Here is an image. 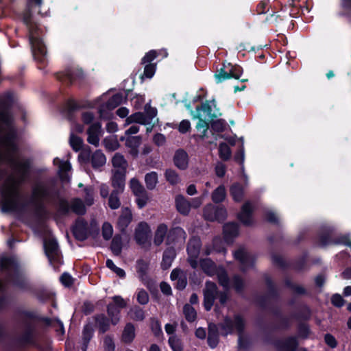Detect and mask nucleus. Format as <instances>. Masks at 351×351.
Here are the masks:
<instances>
[{
	"instance_id": "f257e3e1",
	"label": "nucleus",
	"mask_w": 351,
	"mask_h": 351,
	"mask_svg": "<svg viewBox=\"0 0 351 351\" xmlns=\"http://www.w3.org/2000/svg\"><path fill=\"white\" fill-rule=\"evenodd\" d=\"M12 121L9 110L0 106V162L8 163L16 174V177L8 176L2 186L1 206L4 212L15 211L19 208L22 199L19 186L28 179L31 168L30 160H17L14 158L17 147ZM3 174L0 172V179Z\"/></svg>"
},
{
	"instance_id": "f03ea898",
	"label": "nucleus",
	"mask_w": 351,
	"mask_h": 351,
	"mask_svg": "<svg viewBox=\"0 0 351 351\" xmlns=\"http://www.w3.org/2000/svg\"><path fill=\"white\" fill-rule=\"evenodd\" d=\"M58 197V191L53 180H38L32 187L30 203L38 216L45 213L46 203L54 202Z\"/></svg>"
},
{
	"instance_id": "7ed1b4c3",
	"label": "nucleus",
	"mask_w": 351,
	"mask_h": 351,
	"mask_svg": "<svg viewBox=\"0 0 351 351\" xmlns=\"http://www.w3.org/2000/svg\"><path fill=\"white\" fill-rule=\"evenodd\" d=\"M20 320L23 327L21 341L27 343H33L36 335L35 317L30 313H23L20 315Z\"/></svg>"
},
{
	"instance_id": "20e7f679",
	"label": "nucleus",
	"mask_w": 351,
	"mask_h": 351,
	"mask_svg": "<svg viewBox=\"0 0 351 351\" xmlns=\"http://www.w3.org/2000/svg\"><path fill=\"white\" fill-rule=\"evenodd\" d=\"M245 322L240 315H235L234 319L226 317L223 322L220 324L221 328L224 331V335H227L236 330L239 334V343L241 348H245L243 344V331L245 328Z\"/></svg>"
},
{
	"instance_id": "39448f33",
	"label": "nucleus",
	"mask_w": 351,
	"mask_h": 351,
	"mask_svg": "<svg viewBox=\"0 0 351 351\" xmlns=\"http://www.w3.org/2000/svg\"><path fill=\"white\" fill-rule=\"evenodd\" d=\"M32 13L30 10L27 11L23 15V21L29 28V40L32 49L34 54H40L45 56L46 54V48L42 40L35 34L31 29L32 24Z\"/></svg>"
},
{
	"instance_id": "423d86ee",
	"label": "nucleus",
	"mask_w": 351,
	"mask_h": 351,
	"mask_svg": "<svg viewBox=\"0 0 351 351\" xmlns=\"http://www.w3.org/2000/svg\"><path fill=\"white\" fill-rule=\"evenodd\" d=\"M219 293V291L215 282L211 281L206 282L205 287L203 289V295L204 306L207 311H209L212 308Z\"/></svg>"
},
{
	"instance_id": "0eeeda50",
	"label": "nucleus",
	"mask_w": 351,
	"mask_h": 351,
	"mask_svg": "<svg viewBox=\"0 0 351 351\" xmlns=\"http://www.w3.org/2000/svg\"><path fill=\"white\" fill-rule=\"evenodd\" d=\"M320 242L323 245L329 244H344L351 248V241L346 236L336 237L331 228H327L320 234Z\"/></svg>"
},
{
	"instance_id": "6e6552de",
	"label": "nucleus",
	"mask_w": 351,
	"mask_h": 351,
	"mask_svg": "<svg viewBox=\"0 0 351 351\" xmlns=\"http://www.w3.org/2000/svg\"><path fill=\"white\" fill-rule=\"evenodd\" d=\"M130 187L135 196H136V201L138 208H143L149 200L148 195L145 189L136 178H132L130 180Z\"/></svg>"
},
{
	"instance_id": "1a4fd4ad",
	"label": "nucleus",
	"mask_w": 351,
	"mask_h": 351,
	"mask_svg": "<svg viewBox=\"0 0 351 351\" xmlns=\"http://www.w3.org/2000/svg\"><path fill=\"white\" fill-rule=\"evenodd\" d=\"M151 235V230L149 225L145 222H140L135 228L134 239L140 245H145Z\"/></svg>"
},
{
	"instance_id": "9d476101",
	"label": "nucleus",
	"mask_w": 351,
	"mask_h": 351,
	"mask_svg": "<svg viewBox=\"0 0 351 351\" xmlns=\"http://www.w3.org/2000/svg\"><path fill=\"white\" fill-rule=\"evenodd\" d=\"M72 232L76 239L79 241L86 240L89 234L87 221L81 217L77 218L73 227Z\"/></svg>"
},
{
	"instance_id": "9b49d317",
	"label": "nucleus",
	"mask_w": 351,
	"mask_h": 351,
	"mask_svg": "<svg viewBox=\"0 0 351 351\" xmlns=\"http://www.w3.org/2000/svg\"><path fill=\"white\" fill-rule=\"evenodd\" d=\"M173 165L180 170L185 171L189 165V157L183 149H177L173 156Z\"/></svg>"
},
{
	"instance_id": "f8f14e48",
	"label": "nucleus",
	"mask_w": 351,
	"mask_h": 351,
	"mask_svg": "<svg viewBox=\"0 0 351 351\" xmlns=\"http://www.w3.org/2000/svg\"><path fill=\"white\" fill-rule=\"evenodd\" d=\"M44 247L45 254L51 262L58 259L59 247L57 241L54 239L49 238L45 239Z\"/></svg>"
},
{
	"instance_id": "ddd939ff",
	"label": "nucleus",
	"mask_w": 351,
	"mask_h": 351,
	"mask_svg": "<svg viewBox=\"0 0 351 351\" xmlns=\"http://www.w3.org/2000/svg\"><path fill=\"white\" fill-rule=\"evenodd\" d=\"M234 257L241 265V270L245 271L252 267L254 262V257L247 252L244 248H239L234 254Z\"/></svg>"
},
{
	"instance_id": "4468645a",
	"label": "nucleus",
	"mask_w": 351,
	"mask_h": 351,
	"mask_svg": "<svg viewBox=\"0 0 351 351\" xmlns=\"http://www.w3.org/2000/svg\"><path fill=\"white\" fill-rule=\"evenodd\" d=\"M186 238V232L180 227L171 228L167 234V243H184Z\"/></svg>"
},
{
	"instance_id": "2eb2a0df",
	"label": "nucleus",
	"mask_w": 351,
	"mask_h": 351,
	"mask_svg": "<svg viewBox=\"0 0 351 351\" xmlns=\"http://www.w3.org/2000/svg\"><path fill=\"white\" fill-rule=\"evenodd\" d=\"M132 220V214L128 207L122 209L121 214L117 220V227L121 232H124Z\"/></svg>"
},
{
	"instance_id": "dca6fc26",
	"label": "nucleus",
	"mask_w": 351,
	"mask_h": 351,
	"mask_svg": "<svg viewBox=\"0 0 351 351\" xmlns=\"http://www.w3.org/2000/svg\"><path fill=\"white\" fill-rule=\"evenodd\" d=\"M253 208L250 202H245L243 206L241 213L238 215L239 220L245 226H250L252 223V215Z\"/></svg>"
},
{
	"instance_id": "f3484780",
	"label": "nucleus",
	"mask_w": 351,
	"mask_h": 351,
	"mask_svg": "<svg viewBox=\"0 0 351 351\" xmlns=\"http://www.w3.org/2000/svg\"><path fill=\"white\" fill-rule=\"evenodd\" d=\"M276 346L281 351H295L298 347L297 338L290 337L277 341Z\"/></svg>"
},
{
	"instance_id": "a211bd4d",
	"label": "nucleus",
	"mask_w": 351,
	"mask_h": 351,
	"mask_svg": "<svg viewBox=\"0 0 351 351\" xmlns=\"http://www.w3.org/2000/svg\"><path fill=\"white\" fill-rule=\"evenodd\" d=\"M112 165L113 171H119L122 173L127 172L128 162L124 156L120 153H116L112 158Z\"/></svg>"
},
{
	"instance_id": "6ab92c4d",
	"label": "nucleus",
	"mask_w": 351,
	"mask_h": 351,
	"mask_svg": "<svg viewBox=\"0 0 351 351\" xmlns=\"http://www.w3.org/2000/svg\"><path fill=\"white\" fill-rule=\"evenodd\" d=\"M101 132V125L99 123L92 124L88 131L87 141L89 143L97 147L99 143V134Z\"/></svg>"
},
{
	"instance_id": "aec40b11",
	"label": "nucleus",
	"mask_w": 351,
	"mask_h": 351,
	"mask_svg": "<svg viewBox=\"0 0 351 351\" xmlns=\"http://www.w3.org/2000/svg\"><path fill=\"white\" fill-rule=\"evenodd\" d=\"M126 173L112 171L111 185L113 190L123 191Z\"/></svg>"
},
{
	"instance_id": "412c9836",
	"label": "nucleus",
	"mask_w": 351,
	"mask_h": 351,
	"mask_svg": "<svg viewBox=\"0 0 351 351\" xmlns=\"http://www.w3.org/2000/svg\"><path fill=\"white\" fill-rule=\"evenodd\" d=\"M195 114L197 117L204 118L211 121L216 117L215 114H212V108L208 101L202 104L200 106H197Z\"/></svg>"
},
{
	"instance_id": "4be33fe9",
	"label": "nucleus",
	"mask_w": 351,
	"mask_h": 351,
	"mask_svg": "<svg viewBox=\"0 0 351 351\" xmlns=\"http://www.w3.org/2000/svg\"><path fill=\"white\" fill-rule=\"evenodd\" d=\"M175 204L177 210L183 215H188L191 210V202L182 195H178L175 198Z\"/></svg>"
},
{
	"instance_id": "5701e85b",
	"label": "nucleus",
	"mask_w": 351,
	"mask_h": 351,
	"mask_svg": "<svg viewBox=\"0 0 351 351\" xmlns=\"http://www.w3.org/2000/svg\"><path fill=\"white\" fill-rule=\"evenodd\" d=\"M224 239L226 242L231 243L239 234V226L236 223H228L223 226Z\"/></svg>"
},
{
	"instance_id": "b1692460",
	"label": "nucleus",
	"mask_w": 351,
	"mask_h": 351,
	"mask_svg": "<svg viewBox=\"0 0 351 351\" xmlns=\"http://www.w3.org/2000/svg\"><path fill=\"white\" fill-rule=\"evenodd\" d=\"M13 285L22 290L30 289L29 283L26 277L21 272L17 271L10 278Z\"/></svg>"
},
{
	"instance_id": "393cba45",
	"label": "nucleus",
	"mask_w": 351,
	"mask_h": 351,
	"mask_svg": "<svg viewBox=\"0 0 351 351\" xmlns=\"http://www.w3.org/2000/svg\"><path fill=\"white\" fill-rule=\"evenodd\" d=\"M149 263L143 258L138 259L136 263V269L139 278L143 282L147 280V274L149 270Z\"/></svg>"
},
{
	"instance_id": "a878e982",
	"label": "nucleus",
	"mask_w": 351,
	"mask_h": 351,
	"mask_svg": "<svg viewBox=\"0 0 351 351\" xmlns=\"http://www.w3.org/2000/svg\"><path fill=\"white\" fill-rule=\"evenodd\" d=\"M208 343L211 348L217 347L219 343L218 327L216 324L210 323L208 325Z\"/></svg>"
},
{
	"instance_id": "bb28decb",
	"label": "nucleus",
	"mask_w": 351,
	"mask_h": 351,
	"mask_svg": "<svg viewBox=\"0 0 351 351\" xmlns=\"http://www.w3.org/2000/svg\"><path fill=\"white\" fill-rule=\"evenodd\" d=\"M201 241L197 237L191 238L187 245L189 256L198 257L201 248Z\"/></svg>"
},
{
	"instance_id": "cd10ccee",
	"label": "nucleus",
	"mask_w": 351,
	"mask_h": 351,
	"mask_svg": "<svg viewBox=\"0 0 351 351\" xmlns=\"http://www.w3.org/2000/svg\"><path fill=\"white\" fill-rule=\"evenodd\" d=\"M176 256V250L173 247H170L167 248L162 256V260L161 262V267L163 269L169 268L171 263Z\"/></svg>"
},
{
	"instance_id": "c85d7f7f",
	"label": "nucleus",
	"mask_w": 351,
	"mask_h": 351,
	"mask_svg": "<svg viewBox=\"0 0 351 351\" xmlns=\"http://www.w3.org/2000/svg\"><path fill=\"white\" fill-rule=\"evenodd\" d=\"M168 227L165 223H160L155 232L154 243L156 245H160L162 243L165 237H167Z\"/></svg>"
},
{
	"instance_id": "c756f323",
	"label": "nucleus",
	"mask_w": 351,
	"mask_h": 351,
	"mask_svg": "<svg viewBox=\"0 0 351 351\" xmlns=\"http://www.w3.org/2000/svg\"><path fill=\"white\" fill-rule=\"evenodd\" d=\"M200 267L202 270L208 276L215 275L218 270L215 263L210 258L202 259L200 261Z\"/></svg>"
},
{
	"instance_id": "7c9ffc66",
	"label": "nucleus",
	"mask_w": 351,
	"mask_h": 351,
	"mask_svg": "<svg viewBox=\"0 0 351 351\" xmlns=\"http://www.w3.org/2000/svg\"><path fill=\"white\" fill-rule=\"evenodd\" d=\"M164 176L167 182L171 185H177L181 182V178L179 173L173 169H167Z\"/></svg>"
},
{
	"instance_id": "2f4dec72",
	"label": "nucleus",
	"mask_w": 351,
	"mask_h": 351,
	"mask_svg": "<svg viewBox=\"0 0 351 351\" xmlns=\"http://www.w3.org/2000/svg\"><path fill=\"white\" fill-rule=\"evenodd\" d=\"M105 155L99 150H97L91 156V164L94 169H98L106 164Z\"/></svg>"
},
{
	"instance_id": "473e14b6",
	"label": "nucleus",
	"mask_w": 351,
	"mask_h": 351,
	"mask_svg": "<svg viewBox=\"0 0 351 351\" xmlns=\"http://www.w3.org/2000/svg\"><path fill=\"white\" fill-rule=\"evenodd\" d=\"M96 325L101 333H104L109 330L110 324L108 319L103 314L95 316Z\"/></svg>"
},
{
	"instance_id": "72a5a7b5",
	"label": "nucleus",
	"mask_w": 351,
	"mask_h": 351,
	"mask_svg": "<svg viewBox=\"0 0 351 351\" xmlns=\"http://www.w3.org/2000/svg\"><path fill=\"white\" fill-rule=\"evenodd\" d=\"M123 191H119L117 190H112L111 193L109 195L108 197V206L109 207L112 209L115 210L120 207L121 206V201L119 198V195L121 194Z\"/></svg>"
},
{
	"instance_id": "f704fd0d",
	"label": "nucleus",
	"mask_w": 351,
	"mask_h": 351,
	"mask_svg": "<svg viewBox=\"0 0 351 351\" xmlns=\"http://www.w3.org/2000/svg\"><path fill=\"white\" fill-rule=\"evenodd\" d=\"M135 337V329L133 324L128 323L125 326L122 334V340L125 343H130L133 341Z\"/></svg>"
},
{
	"instance_id": "c9c22d12",
	"label": "nucleus",
	"mask_w": 351,
	"mask_h": 351,
	"mask_svg": "<svg viewBox=\"0 0 351 351\" xmlns=\"http://www.w3.org/2000/svg\"><path fill=\"white\" fill-rule=\"evenodd\" d=\"M227 69V66L223 64V67L217 71L215 74V77L217 83H221L226 80L233 77L232 73L230 72V69L228 71L226 70Z\"/></svg>"
},
{
	"instance_id": "e433bc0d",
	"label": "nucleus",
	"mask_w": 351,
	"mask_h": 351,
	"mask_svg": "<svg viewBox=\"0 0 351 351\" xmlns=\"http://www.w3.org/2000/svg\"><path fill=\"white\" fill-rule=\"evenodd\" d=\"M93 334V329L90 324L84 326L82 333L83 346L82 350L86 351L88 344L91 339Z\"/></svg>"
},
{
	"instance_id": "4c0bfd02",
	"label": "nucleus",
	"mask_w": 351,
	"mask_h": 351,
	"mask_svg": "<svg viewBox=\"0 0 351 351\" xmlns=\"http://www.w3.org/2000/svg\"><path fill=\"white\" fill-rule=\"evenodd\" d=\"M230 195L236 202L241 201L243 197V188L239 183L233 184L230 189Z\"/></svg>"
},
{
	"instance_id": "58836bf2",
	"label": "nucleus",
	"mask_w": 351,
	"mask_h": 351,
	"mask_svg": "<svg viewBox=\"0 0 351 351\" xmlns=\"http://www.w3.org/2000/svg\"><path fill=\"white\" fill-rule=\"evenodd\" d=\"M217 276L219 283L226 290L230 289V280L226 271L223 268H219L215 274Z\"/></svg>"
},
{
	"instance_id": "ea45409f",
	"label": "nucleus",
	"mask_w": 351,
	"mask_h": 351,
	"mask_svg": "<svg viewBox=\"0 0 351 351\" xmlns=\"http://www.w3.org/2000/svg\"><path fill=\"white\" fill-rule=\"evenodd\" d=\"M226 196V189L223 185H220L213 192L211 197L213 202L217 204L222 202L225 199Z\"/></svg>"
},
{
	"instance_id": "a19ab883",
	"label": "nucleus",
	"mask_w": 351,
	"mask_h": 351,
	"mask_svg": "<svg viewBox=\"0 0 351 351\" xmlns=\"http://www.w3.org/2000/svg\"><path fill=\"white\" fill-rule=\"evenodd\" d=\"M146 187L148 190H153L158 184V174L155 171L148 173L145 176Z\"/></svg>"
},
{
	"instance_id": "79ce46f5",
	"label": "nucleus",
	"mask_w": 351,
	"mask_h": 351,
	"mask_svg": "<svg viewBox=\"0 0 351 351\" xmlns=\"http://www.w3.org/2000/svg\"><path fill=\"white\" fill-rule=\"evenodd\" d=\"M126 123L128 124L137 123L140 124L146 125L147 124V121L145 119V114L143 112H138L128 117L126 119Z\"/></svg>"
},
{
	"instance_id": "37998d69",
	"label": "nucleus",
	"mask_w": 351,
	"mask_h": 351,
	"mask_svg": "<svg viewBox=\"0 0 351 351\" xmlns=\"http://www.w3.org/2000/svg\"><path fill=\"white\" fill-rule=\"evenodd\" d=\"M232 287L238 293H242L245 287L244 280L239 275H234L231 280Z\"/></svg>"
},
{
	"instance_id": "c03bdc74",
	"label": "nucleus",
	"mask_w": 351,
	"mask_h": 351,
	"mask_svg": "<svg viewBox=\"0 0 351 351\" xmlns=\"http://www.w3.org/2000/svg\"><path fill=\"white\" fill-rule=\"evenodd\" d=\"M123 99V97L121 93L115 94L106 103V107L108 110H113L122 103Z\"/></svg>"
},
{
	"instance_id": "a18cd8bd",
	"label": "nucleus",
	"mask_w": 351,
	"mask_h": 351,
	"mask_svg": "<svg viewBox=\"0 0 351 351\" xmlns=\"http://www.w3.org/2000/svg\"><path fill=\"white\" fill-rule=\"evenodd\" d=\"M128 315L132 319L135 321H143L145 318L144 311L138 306L132 307L130 310Z\"/></svg>"
},
{
	"instance_id": "49530a36",
	"label": "nucleus",
	"mask_w": 351,
	"mask_h": 351,
	"mask_svg": "<svg viewBox=\"0 0 351 351\" xmlns=\"http://www.w3.org/2000/svg\"><path fill=\"white\" fill-rule=\"evenodd\" d=\"M183 313L186 319L189 322H194L197 318V313L195 309L189 304H186L184 306Z\"/></svg>"
},
{
	"instance_id": "de8ad7c7",
	"label": "nucleus",
	"mask_w": 351,
	"mask_h": 351,
	"mask_svg": "<svg viewBox=\"0 0 351 351\" xmlns=\"http://www.w3.org/2000/svg\"><path fill=\"white\" fill-rule=\"evenodd\" d=\"M121 250H122V239L120 235L117 234L112 239V241L111 243V250L114 255L119 256L121 252Z\"/></svg>"
},
{
	"instance_id": "09e8293b",
	"label": "nucleus",
	"mask_w": 351,
	"mask_h": 351,
	"mask_svg": "<svg viewBox=\"0 0 351 351\" xmlns=\"http://www.w3.org/2000/svg\"><path fill=\"white\" fill-rule=\"evenodd\" d=\"M71 208L72 211L77 215H84L86 213L85 206L80 199H73L71 204Z\"/></svg>"
},
{
	"instance_id": "8fccbe9b",
	"label": "nucleus",
	"mask_w": 351,
	"mask_h": 351,
	"mask_svg": "<svg viewBox=\"0 0 351 351\" xmlns=\"http://www.w3.org/2000/svg\"><path fill=\"white\" fill-rule=\"evenodd\" d=\"M107 312L109 317H111L112 324L115 325L119 321V310L114 304H108L107 307Z\"/></svg>"
},
{
	"instance_id": "3c124183",
	"label": "nucleus",
	"mask_w": 351,
	"mask_h": 351,
	"mask_svg": "<svg viewBox=\"0 0 351 351\" xmlns=\"http://www.w3.org/2000/svg\"><path fill=\"white\" fill-rule=\"evenodd\" d=\"M191 112H192L193 119H198V120H199L197 123L196 128L199 131L202 130L203 136H204L206 135V132H207V130L209 128L208 122H210L211 121H208V119L201 118V117H197L196 114H195L194 112L192 111Z\"/></svg>"
},
{
	"instance_id": "603ef678",
	"label": "nucleus",
	"mask_w": 351,
	"mask_h": 351,
	"mask_svg": "<svg viewBox=\"0 0 351 351\" xmlns=\"http://www.w3.org/2000/svg\"><path fill=\"white\" fill-rule=\"evenodd\" d=\"M219 157L223 160H228L231 157V150L226 143H221L219 146Z\"/></svg>"
},
{
	"instance_id": "864d4df0",
	"label": "nucleus",
	"mask_w": 351,
	"mask_h": 351,
	"mask_svg": "<svg viewBox=\"0 0 351 351\" xmlns=\"http://www.w3.org/2000/svg\"><path fill=\"white\" fill-rule=\"evenodd\" d=\"M285 285L298 295H306V290L301 285L295 284L289 278L285 280Z\"/></svg>"
},
{
	"instance_id": "5fc2aeb1",
	"label": "nucleus",
	"mask_w": 351,
	"mask_h": 351,
	"mask_svg": "<svg viewBox=\"0 0 351 351\" xmlns=\"http://www.w3.org/2000/svg\"><path fill=\"white\" fill-rule=\"evenodd\" d=\"M145 118L147 121V124H150L152 122L153 119L157 114V110L156 108H152L150 105L146 104L145 106Z\"/></svg>"
},
{
	"instance_id": "6e6d98bb",
	"label": "nucleus",
	"mask_w": 351,
	"mask_h": 351,
	"mask_svg": "<svg viewBox=\"0 0 351 351\" xmlns=\"http://www.w3.org/2000/svg\"><path fill=\"white\" fill-rule=\"evenodd\" d=\"M69 143L73 150L78 152L82 147L83 141L80 137L71 134L70 136Z\"/></svg>"
},
{
	"instance_id": "4d7b16f0",
	"label": "nucleus",
	"mask_w": 351,
	"mask_h": 351,
	"mask_svg": "<svg viewBox=\"0 0 351 351\" xmlns=\"http://www.w3.org/2000/svg\"><path fill=\"white\" fill-rule=\"evenodd\" d=\"M204 217L205 219L213 221L216 219L215 207L212 204L206 205L204 208Z\"/></svg>"
},
{
	"instance_id": "13d9d810",
	"label": "nucleus",
	"mask_w": 351,
	"mask_h": 351,
	"mask_svg": "<svg viewBox=\"0 0 351 351\" xmlns=\"http://www.w3.org/2000/svg\"><path fill=\"white\" fill-rule=\"evenodd\" d=\"M169 343L173 351H182L183 350L182 341L176 336L170 337Z\"/></svg>"
},
{
	"instance_id": "bf43d9fd",
	"label": "nucleus",
	"mask_w": 351,
	"mask_h": 351,
	"mask_svg": "<svg viewBox=\"0 0 351 351\" xmlns=\"http://www.w3.org/2000/svg\"><path fill=\"white\" fill-rule=\"evenodd\" d=\"M53 163L58 167L59 171L62 173L67 172L71 169V165L68 161H62L58 158H55Z\"/></svg>"
},
{
	"instance_id": "052dcab7",
	"label": "nucleus",
	"mask_w": 351,
	"mask_h": 351,
	"mask_svg": "<svg viewBox=\"0 0 351 351\" xmlns=\"http://www.w3.org/2000/svg\"><path fill=\"white\" fill-rule=\"evenodd\" d=\"M141 143V138L138 136L127 138L125 145L129 148L138 147Z\"/></svg>"
},
{
	"instance_id": "680f3d73",
	"label": "nucleus",
	"mask_w": 351,
	"mask_h": 351,
	"mask_svg": "<svg viewBox=\"0 0 351 351\" xmlns=\"http://www.w3.org/2000/svg\"><path fill=\"white\" fill-rule=\"evenodd\" d=\"M106 266L112 271H113L120 278H123L125 276V272L124 271V270L117 267L112 260H107Z\"/></svg>"
},
{
	"instance_id": "e2e57ef3",
	"label": "nucleus",
	"mask_w": 351,
	"mask_h": 351,
	"mask_svg": "<svg viewBox=\"0 0 351 351\" xmlns=\"http://www.w3.org/2000/svg\"><path fill=\"white\" fill-rule=\"evenodd\" d=\"M113 229L110 223L106 222L102 226V236L104 239L109 240L112 235Z\"/></svg>"
},
{
	"instance_id": "0e129e2a",
	"label": "nucleus",
	"mask_w": 351,
	"mask_h": 351,
	"mask_svg": "<svg viewBox=\"0 0 351 351\" xmlns=\"http://www.w3.org/2000/svg\"><path fill=\"white\" fill-rule=\"evenodd\" d=\"M104 144L106 148L109 151H114L119 147V143L116 139L105 138Z\"/></svg>"
},
{
	"instance_id": "69168bd1",
	"label": "nucleus",
	"mask_w": 351,
	"mask_h": 351,
	"mask_svg": "<svg viewBox=\"0 0 351 351\" xmlns=\"http://www.w3.org/2000/svg\"><path fill=\"white\" fill-rule=\"evenodd\" d=\"M136 299L141 305L147 304L149 300L147 292L144 289H141L138 292Z\"/></svg>"
},
{
	"instance_id": "338daca9",
	"label": "nucleus",
	"mask_w": 351,
	"mask_h": 351,
	"mask_svg": "<svg viewBox=\"0 0 351 351\" xmlns=\"http://www.w3.org/2000/svg\"><path fill=\"white\" fill-rule=\"evenodd\" d=\"M210 122L212 129L216 132H223L226 128V122L222 119L213 120Z\"/></svg>"
},
{
	"instance_id": "774afa93",
	"label": "nucleus",
	"mask_w": 351,
	"mask_h": 351,
	"mask_svg": "<svg viewBox=\"0 0 351 351\" xmlns=\"http://www.w3.org/2000/svg\"><path fill=\"white\" fill-rule=\"evenodd\" d=\"M110 110L106 107V104L101 106L99 109V118L104 120L110 119L112 117Z\"/></svg>"
}]
</instances>
